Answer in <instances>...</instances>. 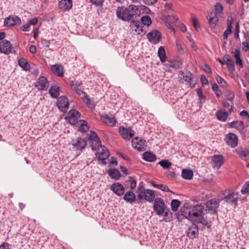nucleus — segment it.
Wrapping results in <instances>:
<instances>
[{
	"label": "nucleus",
	"instance_id": "obj_1",
	"mask_svg": "<svg viewBox=\"0 0 249 249\" xmlns=\"http://www.w3.org/2000/svg\"><path fill=\"white\" fill-rule=\"evenodd\" d=\"M140 13V11L138 6L132 4L126 7H118L116 12V16L119 19L125 21L132 20L138 16Z\"/></svg>",
	"mask_w": 249,
	"mask_h": 249
},
{
	"label": "nucleus",
	"instance_id": "obj_2",
	"mask_svg": "<svg viewBox=\"0 0 249 249\" xmlns=\"http://www.w3.org/2000/svg\"><path fill=\"white\" fill-rule=\"evenodd\" d=\"M166 208V206L162 198L161 197H156L155 199L153 209L156 215H161L163 214Z\"/></svg>",
	"mask_w": 249,
	"mask_h": 249
},
{
	"label": "nucleus",
	"instance_id": "obj_3",
	"mask_svg": "<svg viewBox=\"0 0 249 249\" xmlns=\"http://www.w3.org/2000/svg\"><path fill=\"white\" fill-rule=\"evenodd\" d=\"M239 195L238 193L230 192L227 194L224 193V196L223 197L221 196V198L225 202L235 206L238 199Z\"/></svg>",
	"mask_w": 249,
	"mask_h": 249
},
{
	"label": "nucleus",
	"instance_id": "obj_4",
	"mask_svg": "<svg viewBox=\"0 0 249 249\" xmlns=\"http://www.w3.org/2000/svg\"><path fill=\"white\" fill-rule=\"evenodd\" d=\"M72 148L75 151H82L87 145V142L81 137H76L71 141Z\"/></svg>",
	"mask_w": 249,
	"mask_h": 249
},
{
	"label": "nucleus",
	"instance_id": "obj_5",
	"mask_svg": "<svg viewBox=\"0 0 249 249\" xmlns=\"http://www.w3.org/2000/svg\"><path fill=\"white\" fill-rule=\"evenodd\" d=\"M220 200L213 198L209 200L206 203L207 208L211 214H214L217 213V209L219 206Z\"/></svg>",
	"mask_w": 249,
	"mask_h": 249
},
{
	"label": "nucleus",
	"instance_id": "obj_6",
	"mask_svg": "<svg viewBox=\"0 0 249 249\" xmlns=\"http://www.w3.org/2000/svg\"><path fill=\"white\" fill-rule=\"evenodd\" d=\"M191 208L190 205L188 204H185L183 207L181 208L180 212L181 214L176 213V216L178 220L179 221H181V219H180L181 216H183L186 219H190L191 218V214L192 213Z\"/></svg>",
	"mask_w": 249,
	"mask_h": 249
},
{
	"label": "nucleus",
	"instance_id": "obj_7",
	"mask_svg": "<svg viewBox=\"0 0 249 249\" xmlns=\"http://www.w3.org/2000/svg\"><path fill=\"white\" fill-rule=\"evenodd\" d=\"M21 23L20 18L17 16L11 15L7 17L4 20V26H14L19 25Z\"/></svg>",
	"mask_w": 249,
	"mask_h": 249
},
{
	"label": "nucleus",
	"instance_id": "obj_8",
	"mask_svg": "<svg viewBox=\"0 0 249 249\" xmlns=\"http://www.w3.org/2000/svg\"><path fill=\"white\" fill-rule=\"evenodd\" d=\"M178 18L174 14L164 17L162 19L166 26L172 31H174L173 24L178 21Z\"/></svg>",
	"mask_w": 249,
	"mask_h": 249
},
{
	"label": "nucleus",
	"instance_id": "obj_9",
	"mask_svg": "<svg viewBox=\"0 0 249 249\" xmlns=\"http://www.w3.org/2000/svg\"><path fill=\"white\" fill-rule=\"evenodd\" d=\"M147 38L149 41L154 44H156L161 39V33L157 30H152L147 35Z\"/></svg>",
	"mask_w": 249,
	"mask_h": 249
},
{
	"label": "nucleus",
	"instance_id": "obj_10",
	"mask_svg": "<svg viewBox=\"0 0 249 249\" xmlns=\"http://www.w3.org/2000/svg\"><path fill=\"white\" fill-rule=\"evenodd\" d=\"M225 141L228 145L235 148L238 144V139L235 134L230 133L226 135Z\"/></svg>",
	"mask_w": 249,
	"mask_h": 249
},
{
	"label": "nucleus",
	"instance_id": "obj_11",
	"mask_svg": "<svg viewBox=\"0 0 249 249\" xmlns=\"http://www.w3.org/2000/svg\"><path fill=\"white\" fill-rule=\"evenodd\" d=\"M80 113L75 109H71L68 113V117L66 119L69 120V123L72 125L77 124V119L80 118Z\"/></svg>",
	"mask_w": 249,
	"mask_h": 249
},
{
	"label": "nucleus",
	"instance_id": "obj_12",
	"mask_svg": "<svg viewBox=\"0 0 249 249\" xmlns=\"http://www.w3.org/2000/svg\"><path fill=\"white\" fill-rule=\"evenodd\" d=\"M97 154L98 155V159L100 160H105L107 159L109 155L107 148L100 144L97 146Z\"/></svg>",
	"mask_w": 249,
	"mask_h": 249
},
{
	"label": "nucleus",
	"instance_id": "obj_13",
	"mask_svg": "<svg viewBox=\"0 0 249 249\" xmlns=\"http://www.w3.org/2000/svg\"><path fill=\"white\" fill-rule=\"evenodd\" d=\"M49 86L48 81L45 76L40 77L35 84V86L39 90H46Z\"/></svg>",
	"mask_w": 249,
	"mask_h": 249
},
{
	"label": "nucleus",
	"instance_id": "obj_14",
	"mask_svg": "<svg viewBox=\"0 0 249 249\" xmlns=\"http://www.w3.org/2000/svg\"><path fill=\"white\" fill-rule=\"evenodd\" d=\"M57 105L61 111H67L69 107L68 99L64 96H60L58 100Z\"/></svg>",
	"mask_w": 249,
	"mask_h": 249
},
{
	"label": "nucleus",
	"instance_id": "obj_15",
	"mask_svg": "<svg viewBox=\"0 0 249 249\" xmlns=\"http://www.w3.org/2000/svg\"><path fill=\"white\" fill-rule=\"evenodd\" d=\"M119 130L122 137L125 140H130L134 135V130L130 128H125L124 126H120Z\"/></svg>",
	"mask_w": 249,
	"mask_h": 249
},
{
	"label": "nucleus",
	"instance_id": "obj_16",
	"mask_svg": "<svg viewBox=\"0 0 249 249\" xmlns=\"http://www.w3.org/2000/svg\"><path fill=\"white\" fill-rule=\"evenodd\" d=\"M132 144L133 147L138 151H143L145 149V141L142 139H139L138 137H136L132 139Z\"/></svg>",
	"mask_w": 249,
	"mask_h": 249
},
{
	"label": "nucleus",
	"instance_id": "obj_17",
	"mask_svg": "<svg viewBox=\"0 0 249 249\" xmlns=\"http://www.w3.org/2000/svg\"><path fill=\"white\" fill-rule=\"evenodd\" d=\"M0 51L5 54H10L11 51V44L9 41L4 40L0 42Z\"/></svg>",
	"mask_w": 249,
	"mask_h": 249
},
{
	"label": "nucleus",
	"instance_id": "obj_18",
	"mask_svg": "<svg viewBox=\"0 0 249 249\" xmlns=\"http://www.w3.org/2000/svg\"><path fill=\"white\" fill-rule=\"evenodd\" d=\"M110 189L118 196L124 194V187L119 182L113 184L110 187Z\"/></svg>",
	"mask_w": 249,
	"mask_h": 249
},
{
	"label": "nucleus",
	"instance_id": "obj_19",
	"mask_svg": "<svg viewBox=\"0 0 249 249\" xmlns=\"http://www.w3.org/2000/svg\"><path fill=\"white\" fill-rule=\"evenodd\" d=\"M72 6V0H61L58 3L59 8L63 11L70 10Z\"/></svg>",
	"mask_w": 249,
	"mask_h": 249
},
{
	"label": "nucleus",
	"instance_id": "obj_20",
	"mask_svg": "<svg viewBox=\"0 0 249 249\" xmlns=\"http://www.w3.org/2000/svg\"><path fill=\"white\" fill-rule=\"evenodd\" d=\"M82 85L81 82L77 80H72L71 82V86L72 89L78 95H81L84 93L83 90L81 89Z\"/></svg>",
	"mask_w": 249,
	"mask_h": 249
},
{
	"label": "nucleus",
	"instance_id": "obj_21",
	"mask_svg": "<svg viewBox=\"0 0 249 249\" xmlns=\"http://www.w3.org/2000/svg\"><path fill=\"white\" fill-rule=\"evenodd\" d=\"M233 55L235 60V64L240 67V68H243L242 60L241 58V52L239 49H236L234 52L231 53Z\"/></svg>",
	"mask_w": 249,
	"mask_h": 249
},
{
	"label": "nucleus",
	"instance_id": "obj_22",
	"mask_svg": "<svg viewBox=\"0 0 249 249\" xmlns=\"http://www.w3.org/2000/svg\"><path fill=\"white\" fill-rule=\"evenodd\" d=\"M187 232L189 237L192 238L196 237L198 233V226L195 224H193L188 229Z\"/></svg>",
	"mask_w": 249,
	"mask_h": 249
},
{
	"label": "nucleus",
	"instance_id": "obj_23",
	"mask_svg": "<svg viewBox=\"0 0 249 249\" xmlns=\"http://www.w3.org/2000/svg\"><path fill=\"white\" fill-rule=\"evenodd\" d=\"M52 71L56 75L59 77H62L64 75L63 67L59 64H56L51 66Z\"/></svg>",
	"mask_w": 249,
	"mask_h": 249
},
{
	"label": "nucleus",
	"instance_id": "obj_24",
	"mask_svg": "<svg viewBox=\"0 0 249 249\" xmlns=\"http://www.w3.org/2000/svg\"><path fill=\"white\" fill-rule=\"evenodd\" d=\"M101 117L102 121L109 126H113L116 123V121L114 117L109 116L107 114L102 115Z\"/></svg>",
	"mask_w": 249,
	"mask_h": 249
},
{
	"label": "nucleus",
	"instance_id": "obj_25",
	"mask_svg": "<svg viewBox=\"0 0 249 249\" xmlns=\"http://www.w3.org/2000/svg\"><path fill=\"white\" fill-rule=\"evenodd\" d=\"M123 198L126 202L132 204L136 200V196L132 191H129L124 194Z\"/></svg>",
	"mask_w": 249,
	"mask_h": 249
},
{
	"label": "nucleus",
	"instance_id": "obj_26",
	"mask_svg": "<svg viewBox=\"0 0 249 249\" xmlns=\"http://www.w3.org/2000/svg\"><path fill=\"white\" fill-rule=\"evenodd\" d=\"M209 23L212 28H214L216 26V23L218 21V18L216 16L215 13H211L207 17Z\"/></svg>",
	"mask_w": 249,
	"mask_h": 249
},
{
	"label": "nucleus",
	"instance_id": "obj_27",
	"mask_svg": "<svg viewBox=\"0 0 249 249\" xmlns=\"http://www.w3.org/2000/svg\"><path fill=\"white\" fill-rule=\"evenodd\" d=\"M143 197L146 200L149 202H152L155 199L154 193L153 190L150 189L144 190Z\"/></svg>",
	"mask_w": 249,
	"mask_h": 249
},
{
	"label": "nucleus",
	"instance_id": "obj_28",
	"mask_svg": "<svg viewBox=\"0 0 249 249\" xmlns=\"http://www.w3.org/2000/svg\"><path fill=\"white\" fill-rule=\"evenodd\" d=\"M130 26L132 30L136 32H138V34H140V31L142 32V23L138 20H135L134 19L131 20Z\"/></svg>",
	"mask_w": 249,
	"mask_h": 249
},
{
	"label": "nucleus",
	"instance_id": "obj_29",
	"mask_svg": "<svg viewBox=\"0 0 249 249\" xmlns=\"http://www.w3.org/2000/svg\"><path fill=\"white\" fill-rule=\"evenodd\" d=\"M223 60L224 64L226 63L230 71H234L235 65L233 60L231 58L229 55L227 54L224 56Z\"/></svg>",
	"mask_w": 249,
	"mask_h": 249
},
{
	"label": "nucleus",
	"instance_id": "obj_30",
	"mask_svg": "<svg viewBox=\"0 0 249 249\" xmlns=\"http://www.w3.org/2000/svg\"><path fill=\"white\" fill-rule=\"evenodd\" d=\"M142 158L144 160L149 161L153 162L156 160L157 158L155 154L151 152H145L142 154Z\"/></svg>",
	"mask_w": 249,
	"mask_h": 249
},
{
	"label": "nucleus",
	"instance_id": "obj_31",
	"mask_svg": "<svg viewBox=\"0 0 249 249\" xmlns=\"http://www.w3.org/2000/svg\"><path fill=\"white\" fill-rule=\"evenodd\" d=\"M229 126L236 128L240 132H241L244 127V123L242 121H234L229 123Z\"/></svg>",
	"mask_w": 249,
	"mask_h": 249
},
{
	"label": "nucleus",
	"instance_id": "obj_32",
	"mask_svg": "<svg viewBox=\"0 0 249 249\" xmlns=\"http://www.w3.org/2000/svg\"><path fill=\"white\" fill-rule=\"evenodd\" d=\"M212 161L214 163L215 166L219 168L224 163V157L222 155H214L212 157Z\"/></svg>",
	"mask_w": 249,
	"mask_h": 249
},
{
	"label": "nucleus",
	"instance_id": "obj_33",
	"mask_svg": "<svg viewBox=\"0 0 249 249\" xmlns=\"http://www.w3.org/2000/svg\"><path fill=\"white\" fill-rule=\"evenodd\" d=\"M87 137L90 141L95 142L98 145L101 143L100 139L94 131H90L89 133H87Z\"/></svg>",
	"mask_w": 249,
	"mask_h": 249
},
{
	"label": "nucleus",
	"instance_id": "obj_34",
	"mask_svg": "<svg viewBox=\"0 0 249 249\" xmlns=\"http://www.w3.org/2000/svg\"><path fill=\"white\" fill-rule=\"evenodd\" d=\"M235 151L242 160H244L249 154V150L246 148L239 147L236 149Z\"/></svg>",
	"mask_w": 249,
	"mask_h": 249
},
{
	"label": "nucleus",
	"instance_id": "obj_35",
	"mask_svg": "<svg viewBox=\"0 0 249 249\" xmlns=\"http://www.w3.org/2000/svg\"><path fill=\"white\" fill-rule=\"evenodd\" d=\"M193 172L191 169H183L181 172L182 177L187 180H190L193 177Z\"/></svg>",
	"mask_w": 249,
	"mask_h": 249
},
{
	"label": "nucleus",
	"instance_id": "obj_36",
	"mask_svg": "<svg viewBox=\"0 0 249 249\" xmlns=\"http://www.w3.org/2000/svg\"><path fill=\"white\" fill-rule=\"evenodd\" d=\"M49 93L52 97L56 98L59 95V88L56 85L51 86L49 89Z\"/></svg>",
	"mask_w": 249,
	"mask_h": 249
},
{
	"label": "nucleus",
	"instance_id": "obj_37",
	"mask_svg": "<svg viewBox=\"0 0 249 249\" xmlns=\"http://www.w3.org/2000/svg\"><path fill=\"white\" fill-rule=\"evenodd\" d=\"M158 53V56L159 57L161 62L162 63L165 62L167 60V57L163 47L160 46L159 48Z\"/></svg>",
	"mask_w": 249,
	"mask_h": 249
},
{
	"label": "nucleus",
	"instance_id": "obj_38",
	"mask_svg": "<svg viewBox=\"0 0 249 249\" xmlns=\"http://www.w3.org/2000/svg\"><path fill=\"white\" fill-rule=\"evenodd\" d=\"M216 116L218 120L225 122L228 117V113L226 111L218 110L216 113Z\"/></svg>",
	"mask_w": 249,
	"mask_h": 249
},
{
	"label": "nucleus",
	"instance_id": "obj_39",
	"mask_svg": "<svg viewBox=\"0 0 249 249\" xmlns=\"http://www.w3.org/2000/svg\"><path fill=\"white\" fill-rule=\"evenodd\" d=\"M108 173L112 178L115 179H119L121 177V174L117 169H110L108 171Z\"/></svg>",
	"mask_w": 249,
	"mask_h": 249
},
{
	"label": "nucleus",
	"instance_id": "obj_40",
	"mask_svg": "<svg viewBox=\"0 0 249 249\" xmlns=\"http://www.w3.org/2000/svg\"><path fill=\"white\" fill-rule=\"evenodd\" d=\"M18 64L24 70L28 71L30 68V65L27 61L24 58H20L18 60Z\"/></svg>",
	"mask_w": 249,
	"mask_h": 249
},
{
	"label": "nucleus",
	"instance_id": "obj_41",
	"mask_svg": "<svg viewBox=\"0 0 249 249\" xmlns=\"http://www.w3.org/2000/svg\"><path fill=\"white\" fill-rule=\"evenodd\" d=\"M151 183L152 185L157 188L164 192H172L168 187V186L166 185L162 184H155L153 181H151Z\"/></svg>",
	"mask_w": 249,
	"mask_h": 249
},
{
	"label": "nucleus",
	"instance_id": "obj_42",
	"mask_svg": "<svg viewBox=\"0 0 249 249\" xmlns=\"http://www.w3.org/2000/svg\"><path fill=\"white\" fill-rule=\"evenodd\" d=\"M183 78L185 81L191 84V81L193 79V75L191 72L186 71L182 72Z\"/></svg>",
	"mask_w": 249,
	"mask_h": 249
},
{
	"label": "nucleus",
	"instance_id": "obj_43",
	"mask_svg": "<svg viewBox=\"0 0 249 249\" xmlns=\"http://www.w3.org/2000/svg\"><path fill=\"white\" fill-rule=\"evenodd\" d=\"M163 220L166 222H169L173 219V214L172 212L169 210H165L164 211Z\"/></svg>",
	"mask_w": 249,
	"mask_h": 249
},
{
	"label": "nucleus",
	"instance_id": "obj_44",
	"mask_svg": "<svg viewBox=\"0 0 249 249\" xmlns=\"http://www.w3.org/2000/svg\"><path fill=\"white\" fill-rule=\"evenodd\" d=\"M181 203L178 199H173L171 202V209L174 212H176L179 207Z\"/></svg>",
	"mask_w": 249,
	"mask_h": 249
},
{
	"label": "nucleus",
	"instance_id": "obj_45",
	"mask_svg": "<svg viewBox=\"0 0 249 249\" xmlns=\"http://www.w3.org/2000/svg\"><path fill=\"white\" fill-rule=\"evenodd\" d=\"M79 125L80 126L78 130L82 132H85L89 129V127L85 121L81 120Z\"/></svg>",
	"mask_w": 249,
	"mask_h": 249
},
{
	"label": "nucleus",
	"instance_id": "obj_46",
	"mask_svg": "<svg viewBox=\"0 0 249 249\" xmlns=\"http://www.w3.org/2000/svg\"><path fill=\"white\" fill-rule=\"evenodd\" d=\"M204 215H201L198 219L196 220V222L198 223H201L203 225L207 226L208 229H210L211 228V225L210 224L208 221L205 220L204 218Z\"/></svg>",
	"mask_w": 249,
	"mask_h": 249
},
{
	"label": "nucleus",
	"instance_id": "obj_47",
	"mask_svg": "<svg viewBox=\"0 0 249 249\" xmlns=\"http://www.w3.org/2000/svg\"><path fill=\"white\" fill-rule=\"evenodd\" d=\"M158 164L162 166L164 169H168L170 168L172 165L171 162L167 160H162L159 161Z\"/></svg>",
	"mask_w": 249,
	"mask_h": 249
},
{
	"label": "nucleus",
	"instance_id": "obj_48",
	"mask_svg": "<svg viewBox=\"0 0 249 249\" xmlns=\"http://www.w3.org/2000/svg\"><path fill=\"white\" fill-rule=\"evenodd\" d=\"M204 206L202 205L197 204L194 206L192 209H191L192 212H197L200 213H204Z\"/></svg>",
	"mask_w": 249,
	"mask_h": 249
},
{
	"label": "nucleus",
	"instance_id": "obj_49",
	"mask_svg": "<svg viewBox=\"0 0 249 249\" xmlns=\"http://www.w3.org/2000/svg\"><path fill=\"white\" fill-rule=\"evenodd\" d=\"M141 21L144 25L149 26L152 23L150 17L149 16H145L141 18Z\"/></svg>",
	"mask_w": 249,
	"mask_h": 249
},
{
	"label": "nucleus",
	"instance_id": "obj_50",
	"mask_svg": "<svg viewBox=\"0 0 249 249\" xmlns=\"http://www.w3.org/2000/svg\"><path fill=\"white\" fill-rule=\"evenodd\" d=\"M201 215H204V213H200L192 212L191 214V218L189 219L191 221H196L199 219Z\"/></svg>",
	"mask_w": 249,
	"mask_h": 249
},
{
	"label": "nucleus",
	"instance_id": "obj_51",
	"mask_svg": "<svg viewBox=\"0 0 249 249\" xmlns=\"http://www.w3.org/2000/svg\"><path fill=\"white\" fill-rule=\"evenodd\" d=\"M242 50L243 52H247L249 51V37L247 38L245 41L242 43Z\"/></svg>",
	"mask_w": 249,
	"mask_h": 249
},
{
	"label": "nucleus",
	"instance_id": "obj_52",
	"mask_svg": "<svg viewBox=\"0 0 249 249\" xmlns=\"http://www.w3.org/2000/svg\"><path fill=\"white\" fill-rule=\"evenodd\" d=\"M216 81L219 83V84H221V86L223 87H226L227 86V82L225 81V80L220 76L218 75H217L215 77Z\"/></svg>",
	"mask_w": 249,
	"mask_h": 249
},
{
	"label": "nucleus",
	"instance_id": "obj_53",
	"mask_svg": "<svg viewBox=\"0 0 249 249\" xmlns=\"http://www.w3.org/2000/svg\"><path fill=\"white\" fill-rule=\"evenodd\" d=\"M225 96L228 100L232 101L234 98V93L231 90H227L225 93Z\"/></svg>",
	"mask_w": 249,
	"mask_h": 249
},
{
	"label": "nucleus",
	"instance_id": "obj_54",
	"mask_svg": "<svg viewBox=\"0 0 249 249\" xmlns=\"http://www.w3.org/2000/svg\"><path fill=\"white\" fill-rule=\"evenodd\" d=\"M230 26L228 27L226 30L224 32L223 38L224 39H227L228 38V35L232 33V27H231V24H229Z\"/></svg>",
	"mask_w": 249,
	"mask_h": 249
},
{
	"label": "nucleus",
	"instance_id": "obj_55",
	"mask_svg": "<svg viewBox=\"0 0 249 249\" xmlns=\"http://www.w3.org/2000/svg\"><path fill=\"white\" fill-rule=\"evenodd\" d=\"M196 92L198 96L199 97V99L201 101H205L206 98V96H204L202 93V89L201 88L197 89L196 90Z\"/></svg>",
	"mask_w": 249,
	"mask_h": 249
},
{
	"label": "nucleus",
	"instance_id": "obj_56",
	"mask_svg": "<svg viewBox=\"0 0 249 249\" xmlns=\"http://www.w3.org/2000/svg\"><path fill=\"white\" fill-rule=\"evenodd\" d=\"M241 193L243 194H247L249 193V181L246 182L241 189Z\"/></svg>",
	"mask_w": 249,
	"mask_h": 249
},
{
	"label": "nucleus",
	"instance_id": "obj_57",
	"mask_svg": "<svg viewBox=\"0 0 249 249\" xmlns=\"http://www.w3.org/2000/svg\"><path fill=\"white\" fill-rule=\"evenodd\" d=\"M181 65L182 63L180 61H177L171 63L170 67L175 69H179L181 68Z\"/></svg>",
	"mask_w": 249,
	"mask_h": 249
},
{
	"label": "nucleus",
	"instance_id": "obj_58",
	"mask_svg": "<svg viewBox=\"0 0 249 249\" xmlns=\"http://www.w3.org/2000/svg\"><path fill=\"white\" fill-rule=\"evenodd\" d=\"M84 102L88 106L89 108H92L94 107V104L91 102L90 99L87 96H85L84 99Z\"/></svg>",
	"mask_w": 249,
	"mask_h": 249
},
{
	"label": "nucleus",
	"instance_id": "obj_59",
	"mask_svg": "<svg viewBox=\"0 0 249 249\" xmlns=\"http://www.w3.org/2000/svg\"><path fill=\"white\" fill-rule=\"evenodd\" d=\"M192 21L195 29L198 31V29L200 28V26L198 25V22L197 18L196 17H193L192 18Z\"/></svg>",
	"mask_w": 249,
	"mask_h": 249
},
{
	"label": "nucleus",
	"instance_id": "obj_60",
	"mask_svg": "<svg viewBox=\"0 0 249 249\" xmlns=\"http://www.w3.org/2000/svg\"><path fill=\"white\" fill-rule=\"evenodd\" d=\"M128 181L130 182V187L131 189H134L137 184L136 180L132 177H129V180Z\"/></svg>",
	"mask_w": 249,
	"mask_h": 249
},
{
	"label": "nucleus",
	"instance_id": "obj_61",
	"mask_svg": "<svg viewBox=\"0 0 249 249\" xmlns=\"http://www.w3.org/2000/svg\"><path fill=\"white\" fill-rule=\"evenodd\" d=\"M104 0H90V2L96 6H101L102 5Z\"/></svg>",
	"mask_w": 249,
	"mask_h": 249
},
{
	"label": "nucleus",
	"instance_id": "obj_62",
	"mask_svg": "<svg viewBox=\"0 0 249 249\" xmlns=\"http://www.w3.org/2000/svg\"><path fill=\"white\" fill-rule=\"evenodd\" d=\"M144 188H143V184L142 182H141L139 183V185L137 187V192H144Z\"/></svg>",
	"mask_w": 249,
	"mask_h": 249
},
{
	"label": "nucleus",
	"instance_id": "obj_63",
	"mask_svg": "<svg viewBox=\"0 0 249 249\" xmlns=\"http://www.w3.org/2000/svg\"><path fill=\"white\" fill-rule=\"evenodd\" d=\"M215 9L217 13H221L223 10V6L220 4L217 3Z\"/></svg>",
	"mask_w": 249,
	"mask_h": 249
},
{
	"label": "nucleus",
	"instance_id": "obj_64",
	"mask_svg": "<svg viewBox=\"0 0 249 249\" xmlns=\"http://www.w3.org/2000/svg\"><path fill=\"white\" fill-rule=\"evenodd\" d=\"M201 81L202 82V84L204 86L205 85H207L208 84V80L204 75H202L201 76Z\"/></svg>",
	"mask_w": 249,
	"mask_h": 249
}]
</instances>
